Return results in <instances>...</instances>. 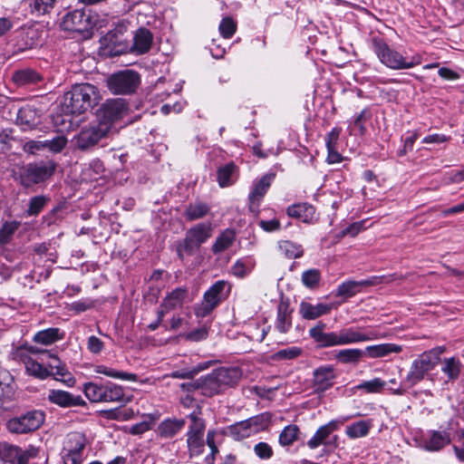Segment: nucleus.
I'll list each match as a JSON object with an SVG mask.
<instances>
[{"instance_id": "nucleus-59", "label": "nucleus", "mask_w": 464, "mask_h": 464, "mask_svg": "<svg viewBox=\"0 0 464 464\" xmlns=\"http://www.w3.org/2000/svg\"><path fill=\"white\" fill-rule=\"evenodd\" d=\"M68 140L64 135H56L50 140V151L53 153L61 152L67 145Z\"/></svg>"}, {"instance_id": "nucleus-9", "label": "nucleus", "mask_w": 464, "mask_h": 464, "mask_svg": "<svg viewBox=\"0 0 464 464\" xmlns=\"http://www.w3.org/2000/svg\"><path fill=\"white\" fill-rule=\"evenodd\" d=\"M45 414L40 410H30L10 418L5 424L12 434H28L37 430L44 422Z\"/></svg>"}, {"instance_id": "nucleus-5", "label": "nucleus", "mask_w": 464, "mask_h": 464, "mask_svg": "<svg viewBox=\"0 0 464 464\" xmlns=\"http://www.w3.org/2000/svg\"><path fill=\"white\" fill-rule=\"evenodd\" d=\"M211 223L202 222L191 227L185 234V237L177 244V255L180 260L185 256L194 255L212 237Z\"/></svg>"}, {"instance_id": "nucleus-44", "label": "nucleus", "mask_w": 464, "mask_h": 464, "mask_svg": "<svg viewBox=\"0 0 464 464\" xmlns=\"http://www.w3.org/2000/svg\"><path fill=\"white\" fill-rule=\"evenodd\" d=\"M210 208L202 202L189 204L185 209V217L188 221L204 218L209 212Z\"/></svg>"}, {"instance_id": "nucleus-18", "label": "nucleus", "mask_w": 464, "mask_h": 464, "mask_svg": "<svg viewBox=\"0 0 464 464\" xmlns=\"http://www.w3.org/2000/svg\"><path fill=\"white\" fill-rule=\"evenodd\" d=\"M36 455L37 450L33 447L24 450L17 446L0 441V463L28 464Z\"/></svg>"}, {"instance_id": "nucleus-23", "label": "nucleus", "mask_w": 464, "mask_h": 464, "mask_svg": "<svg viewBox=\"0 0 464 464\" xmlns=\"http://www.w3.org/2000/svg\"><path fill=\"white\" fill-rule=\"evenodd\" d=\"M48 400L53 404L63 408L84 406L85 401L80 395H73L69 392L62 390H51L48 393Z\"/></svg>"}, {"instance_id": "nucleus-14", "label": "nucleus", "mask_w": 464, "mask_h": 464, "mask_svg": "<svg viewBox=\"0 0 464 464\" xmlns=\"http://www.w3.org/2000/svg\"><path fill=\"white\" fill-rule=\"evenodd\" d=\"M108 134V125L95 121L82 128L73 140L77 150L87 151L95 147Z\"/></svg>"}, {"instance_id": "nucleus-6", "label": "nucleus", "mask_w": 464, "mask_h": 464, "mask_svg": "<svg viewBox=\"0 0 464 464\" xmlns=\"http://www.w3.org/2000/svg\"><path fill=\"white\" fill-rule=\"evenodd\" d=\"M202 407H197L195 411L188 414L189 425L186 433L188 452L190 458L201 455L205 449L206 420L200 417Z\"/></svg>"}, {"instance_id": "nucleus-53", "label": "nucleus", "mask_w": 464, "mask_h": 464, "mask_svg": "<svg viewBox=\"0 0 464 464\" xmlns=\"http://www.w3.org/2000/svg\"><path fill=\"white\" fill-rule=\"evenodd\" d=\"M48 198L44 196L33 197L28 204L26 213L28 216H37L46 205Z\"/></svg>"}, {"instance_id": "nucleus-11", "label": "nucleus", "mask_w": 464, "mask_h": 464, "mask_svg": "<svg viewBox=\"0 0 464 464\" xmlns=\"http://www.w3.org/2000/svg\"><path fill=\"white\" fill-rule=\"evenodd\" d=\"M83 392L92 402H121L124 398L122 388L112 382L105 384L88 382L84 384Z\"/></svg>"}, {"instance_id": "nucleus-63", "label": "nucleus", "mask_w": 464, "mask_h": 464, "mask_svg": "<svg viewBox=\"0 0 464 464\" xmlns=\"http://www.w3.org/2000/svg\"><path fill=\"white\" fill-rule=\"evenodd\" d=\"M341 133V129L334 128L325 138L326 148H336L337 141Z\"/></svg>"}, {"instance_id": "nucleus-43", "label": "nucleus", "mask_w": 464, "mask_h": 464, "mask_svg": "<svg viewBox=\"0 0 464 464\" xmlns=\"http://www.w3.org/2000/svg\"><path fill=\"white\" fill-rule=\"evenodd\" d=\"M227 433L236 440H240L253 435L247 420L230 425L227 428Z\"/></svg>"}, {"instance_id": "nucleus-7", "label": "nucleus", "mask_w": 464, "mask_h": 464, "mask_svg": "<svg viewBox=\"0 0 464 464\" xmlns=\"http://www.w3.org/2000/svg\"><path fill=\"white\" fill-rule=\"evenodd\" d=\"M118 34H122V28L116 29L115 31L109 32L105 39L109 42V44L116 45L119 44L121 49L116 51V53H134L136 55H142L150 52L152 43H153V34L152 33L144 27L139 28L133 35V41L131 45H128V44H121L118 41L117 35Z\"/></svg>"}, {"instance_id": "nucleus-29", "label": "nucleus", "mask_w": 464, "mask_h": 464, "mask_svg": "<svg viewBox=\"0 0 464 464\" xmlns=\"http://www.w3.org/2000/svg\"><path fill=\"white\" fill-rule=\"evenodd\" d=\"M331 304H313L308 302H302L300 304L299 314L305 320H315L324 314H328L331 312Z\"/></svg>"}, {"instance_id": "nucleus-51", "label": "nucleus", "mask_w": 464, "mask_h": 464, "mask_svg": "<svg viewBox=\"0 0 464 464\" xmlns=\"http://www.w3.org/2000/svg\"><path fill=\"white\" fill-rule=\"evenodd\" d=\"M386 382L380 378L364 381L356 386L357 390L364 391L367 393H380L382 392Z\"/></svg>"}, {"instance_id": "nucleus-46", "label": "nucleus", "mask_w": 464, "mask_h": 464, "mask_svg": "<svg viewBox=\"0 0 464 464\" xmlns=\"http://www.w3.org/2000/svg\"><path fill=\"white\" fill-rule=\"evenodd\" d=\"M28 351L31 354L38 355V359L43 361V362H45L44 363L45 367H48V369L51 371V375L53 374V370H51V365H53V364L58 365V364L63 363L56 355L51 353L47 350H41L37 347L30 346L28 348Z\"/></svg>"}, {"instance_id": "nucleus-41", "label": "nucleus", "mask_w": 464, "mask_h": 464, "mask_svg": "<svg viewBox=\"0 0 464 464\" xmlns=\"http://www.w3.org/2000/svg\"><path fill=\"white\" fill-rule=\"evenodd\" d=\"M299 434V427L295 424H289L280 432L278 442L282 447H289L298 440Z\"/></svg>"}, {"instance_id": "nucleus-55", "label": "nucleus", "mask_w": 464, "mask_h": 464, "mask_svg": "<svg viewBox=\"0 0 464 464\" xmlns=\"http://www.w3.org/2000/svg\"><path fill=\"white\" fill-rule=\"evenodd\" d=\"M253 266L250 262L246 263L242 259H238L232 266V273L237 277L243 278L249 274Z\"/></svg>"}, {"instance_id": "nucleus-49", "label": "nucleus", "mask_w": 464, "mask_h": 464, "mask_svg": "<svg viewBox=\"0 0 464 464\" xmlns=\"http://www.w3.org/2000/svg\"><path fill=\"white\" fill-rule=\"evenodd\" d=\"M321 280V272L317 268H310L303 272L301 276V282L309 289H315L318 287Z\"/></svg>"}, {"instance_id": "nucleus-17", "label": "nucleus", "mask_w": 464, "mask_h": 464, "mask_svg": "<svg viewBox=\"0 0 464 464\" xmlns=\"http://www.w3.org/2000/svg\"><path fill=\"white\" fill-rule=\"evenodd\" d=\"M126 111L127 106L123 100H108L97 111V122L108 125V131L110 132L113 122L121 119Z\"/></svg>"}, {"instance_id": "nucleus-2", "label": "nucleus", "mask_w": 464, "mask_h": 464, "mask_svg": "<svg viewBox=\"0 0 464 464\" xmlns=\"http://www.w3.org/2000/svg\"><path fill=\"white\" fill-rule=\"evenodd\" d=\"M444 346H437L420 354L412 361L410 370L401 385L389 390L396 395H403L407 389L414 387L423 381L441 361L440 356L445 352Z\"/></svg>"}, {"instance_id": "nucleus-50", "label": "nucleus", "mask_w": 464, "mask_h": 464, "mask_svg": "<svg viewBox=\"0 0 464 464\" xmlns=\"http://www.w3.org/2000/svg\"><path fill=\"white\" fill-rule=\"evenodd\" d=\"M247 421L251 428L252 433L256 434L267 429L271 422V416L269 413H262L247 419Z\"/></svg>"}, {"instance_id": "nucleus-35", "label": "nucleus", "mask_w": 464, "mask_h": 464, "mask_svg": "<svg viewBox=\"0 0 464 464\" xmlns=\"http://www.w3.org/2000/svg\"><path fill=\"white\" fill-rule=\"evenodd\" d=\"M463 365L459 359L456 357L445 358L442 362L441 372L448 376L449 382H454L459 379Z\"/></svg>"}, {"instance_id": "nucleus-27", "label": "nucleus", "mask_w": 464, "mask_h": 464, "mask_svg": "<svg viewBox=\"0 0 464 464\" xmlns=\"http://www.w3.org/2000/svg\"><path fill=\"white\" fill-rule=\"evenodd\" d=\"M293 309L287 301H281L277 306L276 329L281 334H286L292 327Z\"/></svg>"}, {"instance_id": "nucleus-54", "label": "nucleus", "mask_w": 464, "mask_h": 464, "mask_svg": "<svg viewBox=\"0 0 464 464\" xmlns=\"http://www.w3.org/2000/svg\"><path fill=\"white\" fill-rule=\"evenodd\" d=\"M218 29L224 38L229 39L236 33L237 24L231 17L227 16L221 20Z\"/></svg>"}, {"instance_id": "nucleus-10", "label": "nucleus", "mask_w": 464, "mask_h": 464, "mask_svg": "<svg viewBox=\"0 0 464 464\" xmlns=\"http://www.w3.org/2000/svg\"><path fill=\"white\" fill-rule=\"evenodd\" d=\"M242 377V371L238 367H220L207 375L208 393L211 397L232 387Z\"/></svg>"}, {"instance_id": "nucleus-22", "label": "nucleus", "mask_w": 464, "mask_h": 464, "mask_svg": "<svg viewBox=\"0 0 464 464\" xmlns=\"http://www.w3.org/2000/svg\"><path fill=\"white\" fill-rule=\"evenodd\" d=\"M342 421L331 420L325 425L321 426L314 434V436L306 442L309 449L314 450L321 445L329 446L331 441L328 440L330 435L336 430Z\"/></svg>"}, {"instance_id": "nucleus-24", "label": "nucleus", "mask_w": 464, "mask_h": 464, "mask_svg": "<svg viewBox=\"0 0 464 464\" xmlns=\"http://www.w3.org/2000/svg\"><path fill=\"white\" fill-rule=\"evenodd\" d=\"M69 443H75V446L69 447L67 452L63 456L64 464H81L82 454L85 448L84 438L80 433H72L69 436Z\"/></svg>"}, {"instance_id": "nucleus-1", "label": "nucleus", "mask_w": 464, "mask_h": 464, "mask_svg": "<svg viewBox=\"0 0 464 464\" xmlns=\"http://www.w3.org/2000/svg\"><path fill=\"white\" fill-rule=\"evenodd\" d=\"M326 324L318 322L309 329V336L320 349L358 343L376 339L374 332L364 333L360 327L343 328L338 332H325Z\"/></svg>"}, {"instance_id": "nucleus-47", "label": "nucleus", "mask_w": 464, "mask_h": 464, "mask_svg": "<svg viewBox=\"0 0 464 464\" xmlns=\"http://www.w3.org/2000/svg\"><path fill=\"white\" fill-rule=\"evenodd\" d=\"M278 247L287 258H299L304 254L302 246L290 240L280 241Z\"/></svg>"}, {"instance_id": "nucleus-13", "label": "nucleus", "mask_w": 464, "mask_h": 464, "mask_svg": "<svg viewBox=\"0 0 464 464\" xmlns=\"http://www.w3.org/2000/svg\"><path fill=\"white\" fill-rule=\"evenodd\" d=\"M140 84V74L129 69L112 73L107 80L108 89L113 94H132L136 92Z\"/></svg>"}, {"instance_id": "nucleus-26", "label": "nucleus", "mask_w": 464, "mask_h": 464, "mask_svg": "<svg viewBox=\"0 0 464 464\" xmlns=\"http://www.w3.org/2000/svg\"><path fill=\"white\" fill-rule=\"evenodd\" d=\"M185 424V419L168 418L158 425L157 434L162 439H171L180 432Z\"/></svg>"}, {"instance_id": "nucleus-4", "label": "nucleus", "mask_w": 464, "mask_h": 464, "mask_svg": "<svg viewBox=\"0 0 464 464\" xmlns=\"http://www.w3.org/2000/svg\"><path fill=\"white\" fill-rule=\"evenodd\" d=\"M371 44L380 62L390 69H410L421 63L420 58L416 56L408 61L401 53L392 49L383 39L378 36L372 38Z\"/></svg>"}, {"instance_id": "nucleus-61", "label": "nucleus", "mask_w": 464, "mask_h": 464, "mask_svg": "<svg viewBox=\"0 0 464 464\" xmlns=\"http://www.w3.org/2000/svg\"><path fill=\"white\" fill-rule=\"evenodd\" d=\"M87 348L93 354H99L104 348V343L97 336L92 335L88 338Z\"/></svg>"}, {"instance_id": "nucleus-21", "label": "nucleus", "mask_w": 464, "mask_h": 464, "mask_svg": "<svg viewBox=\"0 0 464 464\" xmlns=\"http://www.w3.org/2000/svg\"><path fill=\"white\" fill-rule=\"evenodd\" d=\"M450 442V434L440 430H428L421 440V447L427 451H439Z\"/></svg>"}, {"instance_id": "nucleus-58", "label": "nucleus", "mask_w": 464, "mask_h": 464, "mask_svg": "<svg viewBox=\"0 0 464 464\" xmlns=\"http://www.w3.org/2000/svg\"><path fill=\"white\" fill-rule=\"evenodd\" d=\"M19 224L16 222H5L0 229V242L5 243L16 231Z\"/></svg>"}, {"instance_id": "nucleus-31", "label": "nucleus", "mask_w": 464, "mask_h": 464, "mask_svg": "<svg viewBox=\"0 0 464 464\" xmlns=\"http://www.w3.org/2000/svg\"><path fill=\"white\" fill-rule=\"evenodd\" d=\"M237 176L238 168L233 161L219 167L217 170L218 182L221 188L231 186L236 181Z\"/></svg>"}, {"instance_id": "nucleus-8", "label": "nucleus", "mask_w": 464, "mask_h": 464, "mask_svg": "<svg viewBox=\"0 0 464 464\" xmlns=\"http://www.w3.org/2000/svg\"><path fill=\"white\" fill-rule=\"evenodd\" d=\"M231 291V285L225 280L217 281L204 294L202 301L198 304L194 312L197 317H206L224 300Z\"/></svg>"}, {"instance_id": "nucleus-36", "label": "nucleus", "mask_w": 464, "mask_h": 464, "mask_svg": "<svg viewBox=\"0 0 464 464\" xmlns=\"http://www.w3.org/2000/svg\"><path fill=\"white\" fill-rule=\"evenodd\" d=\"M334 358L343 364H357L364 358V352L358 348L343 349L337 352Z\"/></svg>"}, {"instance_id": "nucleus-64", "label": "nucleus", "mask_w": 464, "mask_h": 464, "mask_svg": "<svg viewBox=\"0 0 464 464\" xmlns=\"http://www.w3.org/2000/svg\"><path fill=\"white\" fill-rule=\"evenodd\" d=\"M43 150L42 140H28L24 144V150L30 154H35Z\"/></svg>"}, {"instance_id": "nucleus-39", "label": "nucleus", "mask_w": 464, "mask_h": 464, "mask_svg": "<svg viewBox=\"0 0 464 464\" xmlns=\"http://www.w3.org/2000/svg\"><path fill=\"white\" fill-rule=\"evenodd\" d=\"M372 426L371 420H359L348 425L345 433L351 439L365 437L369 434Z\"/></svg>"}, {"instance_id": "nucleus-15", "label": "nucleus", "mask_w": 464, "mask_h": 464, "mask_svg": "<svg viewBox=\"0 0 464 464\" xmlns=\"http://www.w3.org/2000/svg\"><path fill=\"white\" fill-rule=\"evenodd\" d=\"M94 25V21L90 11L76 9L68 12L63 16L60 27L63 31L75 32L83 34H90Z\"/></svg>"}, {"instance_id": "nucleus-52", "label": "nucleus", "mask_w": 464, "mask_h": 464, "mask_svg": "<svg viewBox=\"0 0 464 464\" xmlns=\"http://www.w3.org/2000/svg\"><path fill=\"white\" fill-rule=\"evenodd\" d=\"M51 370H55V372H53V374L55 375V380L60 381L67 384L68 386H72L75 382L74 378L72 374L67 371L64 363L61 364H53L51 365Z\"/></svg>"}, {"instance_id": "nucleus-42", "label": "nucleus", "mask_w": 464, "mask_h": 464, "mask_svg": "<svg viewBox=\"0 0 464 464\" xmlns=\"http://www.w3.org/2000/svg\"><path fill=\"white\" fill-rule=\"evenodd\" d=\"M94 372L96 373L104 374V375L113 378V379H121L123 381H130V382L137 381V375L134 373L117 371L115 369L107 367L105 365H97L94 369Z\"/></svg>"}, {"instance_id": "nucleus-32", "label": "nucleus", "mask_w": 464, "mask_h": 464, "mask_svg": "<svg viewBox=\"0 0 464 464\" xmlns=\"http://www.w3.org/2000/svg\"><path fill=\"white\" fill-rule=\"evenodd\" d=\"M28 4L29 13L35 16L40 17L50 14L54 9L57 0H25Z\"/></svg>"}, {"instance_id": "nucleus-25", "label": "nucleus", "mask_w": 464, "mask_h": 464, "mask_svg": "<svg viewBox=\"0 0 464 464\" xmlns=\"http://www.w3.org/2000/svg\"><path fill=\"white\" fill-rule=\"evenodd\" d=\"M16 123L24 130L35 129L40 124L39 111L31 105H25L19 109Z\"/></svg>"}, {"instance_id": "nucleus-20", "label": "nucleus", "mask_w": 464, "mask_h": 464, "mask_svg": "<svg viewBox=\"0 0 464 464\" xmlns=\"http://www.w3.org/2000/svg\"><path fill=\"white\" fill-rule=\"evenodd\" d=\"M335 378L336 374L333 366H320L314 371L313 387L316 392H324L334 385Z\"/></svg>"}, {"instance_id": "nucleus-30", "label": "nucleus", "mask_w": 464, "mask_h": 464, "mask_svg": "<svg viewBox=\"0 0 464 464\" xmlns=\"http://www.w3.org/2000/svg\"><path fill=\"white\" fill-rule=\"evenodd\" d=\"M402 351V347L395 343H381L367 346L364 352V357L372 359L388 356L391 353H399Z\"/></svg>"}, {"instance_id": "nucleus-12", "label": "nucleus", "mask_w": 464, "mask_h": 464, "mask_svg": "<svg viewBox=\"0 0 464 464\" xmlns=\"http://www.w3.org/2000/svg\"><path fill=\"white\" fill-rule=\"evenodd\" d=\"M56 163L53 160L29 163L19 174L20 183L26 188L48 179L55 171Z\"/></svg>"}, {"instance_id": "nucleus-3", "label": "nucleus", "mask_w": 464, "mask_h": 464, "mask_svg": "<svg viewBox=\"0 0 464 464\" xmlns=\"http://www.w3.org/2000/svg\"><path fill=\"white\" fill-rule=\"evenodd\" d=\"M102 100L99 89L91 83L74 84L63 96L66 112L82 114L93 109Z\"/></svg>"}, {"instance_id": "nucleus-40", "label": "nucleus", "mask_w": 464, "mask_h": 464, "mask_svg": "<svg viewBox=\"0 0 464 464\" xmlns=\"http://www.w3.org/2000/svg\"><path fill=\"white\" fill-rule=\"evenodd\" d=\"M63 334L60 333L59 328H48L36 333L34 341L44 345H49L63 339Z\"/></svg>"}, {"instance_id": "nucleus-60", "label": "nucleus", "mask_w": 464, "mask_h": 464, "mask_svg": "<svg viewBox=\"0 0 464 464\" xmlns=\"http://www.w3.org/2000/svg\"><path fill=\"white\" fill-rule=\"evenodd\" d=\"M269 328L270 326L260 327L257 324H256L255 327L249 331L248 337L253 341L262 343L265 340Z\"/></svg>"}, {"instance_id": "nucleus-33", "label": "nucleus", "mask_w": 464, "mask_h": 464, "mask_svg": "<svg viewBox=\"0 0 464 464\" xmlns=\"http://www.w3.org/2000/svg\"><path fill=\"white\" fill-rule=\"evenodd\" d=\"M24 362L28 374L41 380H44L51 376V371L48 367H45V362H43V361L38 359V357L36 359L28 357L24 361Z\"/></svg>"}, {"instance_id": "nucleus-45", "label": "nucleus", "mask_w": 464, "mask_h": 464, "mask_svg": "<svg viewBox=\"0 0 464 464\" xmlns=\"http://www.w3.org/2000/svg\"><path fill=\"white\" fill-rule=\"evenodd\" d=\"M180 389L182 391L188 392L200 391V393L203 396L211 397L210 393L208 392L209 389H208L207 375L202 376V377H200L193 382H190L181 383Z\"/></svg>"}, {"instance_id": "nucleus-16", "label": "nucleus", "mask_w": 464, "mask_h": 464, "mask_svg": "<svg viewBox=\"0 0 464 464\" xmlns=\"http://www.w3.org/2000/svg\"><path fill=\"white\" fill-rule=\"evenodd\" d=\"M404 276L401 275L392 274L383 276H373L370 279L362 281H345L341 284L335 292V296L348 299L361 291V288L368 285H374L380 283H391L394 280H403Z\"/></svg>"}, {"instance_id": "nucleus-37", "label": "nucleus", "mask_w": 464, "mask_h": 464, "mask_svg": "<svg viewBox=\"0 0 464 464\" xmlns=\"http://www.w3.org/2000/svg\"><path fill=\"white\" fill-rule=\"evenodd\" d=\"M236 239V233L233 229L224 230L212 245L211 250L214 254H219L232 246Z\"/></svg>"}, {"instance_id": "nucleus-62", "label": "nucleus", "mask_w": 464, "mask_h": 464, "mask_svg": "<svg viewBox=\"0 0 464 464\" xmlns=\"http://www.w3.org/2000/svg\"><path fill=\"white\" fill-rule=\"evenodd\" d=\"M198 372L199 370L196 368L191 370L181 369L173 371L171 373H169V377L175 379H193L198 373Z\"/></svg>"}, {"instance_id": "nucleus-19", "label": "nucleus", "mask_w": 464, "mask_h": 464, "mask_svg": "<svg viewBox=\"0 0 464 464\" xmlns=\"http://www.w3.org/2000/svg\"><path fill=\"white\" fill-rule=\"evenodd\" d=\"M276 178L275 173H267L256 181L248 196V209L252 213L259 212L260 203Z\"/></svg>"}, {"instance_id": "nucleus-34", "label": "nucleus", "mask_w": 464, "mask_h": 464, "mask_svg": "<svg viewBox=\"0 0 464 464\" xmlns=\"http://www.w3.org/2000/svg\"><path fill=\"white\" fill-rule=\"evenodd\" d=\"M188 295L186 288L178 287L172 290L162 301L160 307L165 308L167 311L173 310L178 306H181L185 298Z\"/></svg>"}, {"instance_id": "nucleus-28", "label": "nucleus", "mask_w": 464, "mask_h": 464, "mask_svg": "<svg viewBox=\"0 0 464 464\" xmlns=\"http://www.w3.org/2000/svg\"><path fill=\"white\" fill-rule=\"evenodd\" d=\"M286 214L295 219H299L304 223H311L314 218L315 208L308 203H297L289 206Z\"/></svg>"}, {"instance_id": "nucleus-56", "label": "nucleus", "mask_w": 464, "mask_h": 464, "mask_svg": "<svg viewBox=\"0 0 464 464\" xmlns=\"http://www.w3.org/2000/svg\"><path fill=\"white\" fill-rule=\"evenodd\" d=\"M254 452L260 459H269L274 455L272 447L266 442H258L254 446Z\"/></svg>"}, {"instance_id": "nucleus-48", "label": "nucleus", "mask_w": 464, "mask_h": 464, "mask_svg": "<svg viewBox=\"0 0 464 464\" xmlns=\"http://www.w3.org/2000/svg\"><path fill=\"white\" fill-rule=\"evenodd\" d=\"M14 394L13 378L8 373L0 374V401H9Z\"/></svg>"}, {"instance_id": "nucleus-57", "label": "nucleus", "mask_w": 464, "mask_h": 464, "mask_svg": "<svg viewBox=\"0 0 464 464\" xmlns=\"http://www.w3.org/2000/svg\"><path fill=\"white\" fill-rule=\"evenodd\" d=\"M301 353L302 349L300 347L292 346L278 351L275 354V358L278 360H292L297 358Z\"/></svg>"}, {"instance_id": "nucleus-38", "label": "nucleus", "mask_w": 464, "mask_h": 464, "mask_svg": "<svg viewBox=\"0 0 464 464\" xmlns=\"http://www.w3.org/2000/svg\"><path fill=\"white\" fill-rule=\"evenodd\" d=\"M13 80L17 85L34 84L42 80V76L34 70L24 69L15 72Z\"/></svg>"}]
</instances>
